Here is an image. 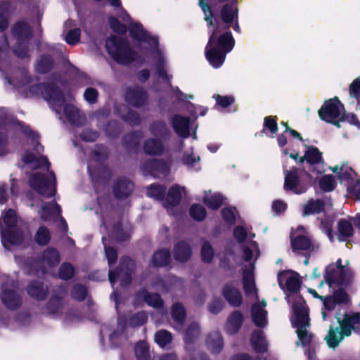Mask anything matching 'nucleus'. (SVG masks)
I'll list each match as a JSON object with an SVG mask.
<instances>
[{
    "label": "nucleus",
    "instance_id": "obj_1",
    "mask_svg": "<svg viewBox=\"0 0 360 360\" xmlns=\"http://www.w3.org/2000/svg\"><path fill=\"white\" fill-rule=\"evenodd\" d=\"M238 12L236 2L223 7L221 16L223 21L228 25L227 27L218 25L213 27L208 44L205 48V56L210 64L214 68H219L224 62L226 55L234 46V39L229 29L231 24L236 32H240L238 20Z\"/></svg>",
    "mask_w": 360,
    "mask_h": 360
},
{
    "label": "nucleus",
    "instance_id": "obj_2",
    "mask_svg": "<svg viewBox=\"0 0 360 360\" xmlns=\"http://www.w3.org/2000/svg\"><path fill=\"white\" fill-rule=\"evenodd\" d=\"M278 280L281 288L292 293L287 294L286 299L288 302L295 300L292 304L291 322L292 326L296 328V333L299 338L296 344L299 345L301 342L305 347L310 343L311 335L307 330L309 326L308 309L305 306V302L297 293L300 286L298 275L293 271H286L278 275Z\"/></svg>",
    "mask_w": 360,
    "mask_h": 360
},
{
    "label": "nucleus",
    "instance_id": "obj_3",
    "mask_svg": "<svg viewBox=\"0 0 360 360\" xmlns=\"http://www.w3.org/2000/svg\"><path fill=\"white\" fill-rule=\"evenodd\" d=\"M29 95H41L60 115V119L76 124L81 123L82 117L79 110L72 104L65 103L63 96L53 85L38 84L32 86L27 94Z\"/></svg>",
    "mask_w": 360,
    "mask_h": 360
},
{
    "label": "nucleus",
    "instance_id": "obj_4",
    "mask_svg": "<svg viewBox=\"0 0 360 360\" xmlns=\"http://www.w3.org/2000/svg\"><path fill=\"white\" fill-rule=\"evenodd\" d=\"M129 32L139 42L140 49L148 52L150 55L157 65L158 74L162 77H167V62L163 51L158 47V39L150 36L139 22L131 24Z\"/></svg>",
    "mask_w": 360,
    "mask_h": 360
},
{
    "label": "nucleus",
    "instance_id": "obj_5",
    "mask_svg": "<svg viewBox=\"0 0 360 360\" xmlns=\"http://www.w3.org/2000/svg\"><path fill=\"white\" fill-rule=\"evenodd\" d=\"M336 319L340 325V328L330 327L328 335L325 340L327 345L330 348L338 347L345 337L349 336L352 330H357L360 328V314H355L353 315L345 314L342 319L339 314Z\"/></svg>",
    "mask_w": 360,
    "mask_h": 360
},
{
    "label": "nucleus",
    "instance_id": "obj_6",
    "mask_svg": "<svg viewBox=\"0 0 360 360\" xmlns=\"http://www.w3.org/2000/svg\"><path fill=\"white\" fill-rule=\"evenodd\" d=\"M319 115L321 120L333 123L338 127H340V122H347L360 127V123L354 115H345L344 106L337 97L325 101L319 110Z\"/></svg>",
    "mask_w": 360,
    "mask_h": 360
},
{
    "label": "nucleus",
    "instance_id": "obj_7",
    "mask_svg": "<svg viewBox=\"0 0 360 360\" xmlns=\"http://www.w3.org/2000/svg\"><path fill=\"white\" fill-rule=\"evenodd\" d=\"M17 224V215L15 210L8 209L4 212L0 218L1 241L6 248L9 245H18L21 242L22 234L14 230Z\"/></svg>",
    "mask_w": 360,
    "mask_h": 360
},
{
    "label": "nucleus",
    "instance_id": "obj_8",
    "mask_svg": "<svg viewBox=\"0 0 360 360\" xmlns=\"http://www.w3.org/2000/svg\"><path fill=\"white\" fill-rule=\"evenodd\" d=\"M305 153L303 156H300L298 153H290L289 156L300 163L307 162L308 167L307 169L312 174H319L325 171L324 162L321 153L314 146H305Z\"/></svg>",
    "mask_w": 360,
    "mask_h": 360
},
{
    "label": "nucleus",
    "instance_id": "obj_9",
    "mask_svg": "<svg viewBox=\"0 0 360 360\" xmlns=\"http://www.w3.org/2000/svg\"><path fill=\"white\" fill-rule=\"evenodd\" d=\"M56 183L55 175L49 171H47L45 174L39 172H34L32 174L30 179L32 188L44 198H49L55 194Z\"/></svg>",
    "mask_w": 360,
    "mask_h": 360
},
{
    "label": "nucleus",
    "instance_id": "obj_10",
    "mask_svg": "<svg viewBox=\"0 0 360 360\" xmlns=\"http://www.w3.org/2000/svg\"><path fill=\"white\" fill-rule=\"evenodd\" d=\"M106 49L108 53L118 63H129L136 60V54L116 37L106 40Z\"/></svg>",
    "mask_w": 360,
    "mask_h": 360
},
{
    "label": "nucleus",
    "instance_id": "obj_11",
    "mask_svg": "<svg viewBox=\"0 0 360 360\" xmlns=\"http://www.w3.org/2000/svg\"><path fill=\"white\" fill-rule=\"evenodd\" d=\"M341 260L337 262V265L328 266L326 270L325 281L330 288L335 289L337 285L347 282L352 277V273L349 267L342 266Z\"/></svg>",
    "mask_w": 360,
    "mask_h": 360
},
{
    "label": "nucleus",
    "instance_id": "obj_12",
    "mask_svg": "<svg viewBox=\"0 0 360 360\" xmlns=\"http://www.w3.org/2000/svg\"><path fill=\"white\" fill-rule=\"evenodd\" d=\"M37 138V134L30 132L29 139L31 141L34 151L31 152L29 150H25L22 155V160L26 164L32 165V167L46 166L48 169L49 165L47 159L40 155L43 151V147L39 143Z\"/></svg>",
    "mask_w": 360,
    "mask_h": 360
},
{
    "label": "nucleus",
    "instance_id": "obj_13",
    "mask_svg": "<svg viewBox=\"0 0 360 360\" xmlns=\"http://www.w3.org/2000/svg\"><path fill=\"white\" fill-rule=\"evenodd\" d=\"M284 168V189L288 191H292L295 194H301L306 191V187L303 184L300 176L298 174L297 169H286Z\"/></svg>",
    "mask_w": 360,
    "mask_h": 360
},
{
    "label": "nucleus",
    "instance_id": "obj_14",
    "mask_svg": "<svg viewBox=\"0 0 360 360\" xmlns=\"http://www.w3.org/2000/svg\"><path fill=\"white\" fill-rule=\"evenodd\" d=\"M260 256L258 244L255 241L247 242L243 247L240 258L245 264L244 269L254 270L255 262Z\"/></svg>",
    "mask_w": 360,
    "mask_h": 360
},
{
    "label": "nucleus",
    "instance_id": "obj_15",
    "mask_svg": "<svg viewBox=\"0 0 360 360\" xmlns=\"http://www.w3.org/2000/svg\"><path fill=\"white\" fill-rule=\"evenodd\" d=\"M310 241L305 236L304 229L300 226L291 234V245L295 252L307 250L310 247Z\"/></svg>",
    "mask_w": 360,
    "mask_h": 360
},
{
    "label": "nucleus",
    "instance_id": "obj_16",
    "mask_svg": "<svg viewBox=\"0 0 360 360\" xmlns=\"http://www.w3.org/2000/svg\"><path fill=\"white\" fill-rule=\"evenodd\" d=\"M332 171L336 174L340 182L346 187L350 188L355 179V172L347 165L341 164L331 168Z\"/></svg>",
    "mask_w": 360,
    "mask_h": 360
},
{
    "label": "nucleus",
    "instance_id": "obj_17",
    "mask_svg": "<svg viewBox=\"0 0 360 360\" xmlns=\"http://www.w3.org/2000/svg\"><path fill=\"white\" fill-rule=\"evenodd\" d=\"M266 302L262 300L261 304L255 303L252 307L251 315L254 323L260 328L265 327L267 321V311L264 309Z\"/></svg>",
    "mask_w": 360,
    "mask_h": 360
},
{
    "label": "nucleus",
    "instance_id": "obj_18",
    "mask_svg": "<svg viewBox=\"0 0 360 360\" xmlns=\"http://www.w3.org/2000/svg\"><path fill=\"white\" fill-rule=\"evenodd\" d=\"M243 285L245 295L248 297H257V289L255 286L253 270L243 269Z\"/></svg>",
    "mask_w": 360,
    "mask_h": 360
},
{
    "label": "nucleus",
    "instance_id": "obj_19",
    "mask_svg": "<svg viewBox=\"0 0 360 360\" xmlns=\"http://www.w3.org/2000/svg\"><path fill=\"white\" fill-rule=\"evenodd\" d=\"M226 198L221 193L212 192L211 191H205L202 198L204 204L211 210H217L224 203Z\"/></svg>",
    "mask_w": 360,
    "mask_h": 360
},
{
    "label": "nucleus",
    "instance_id": "obj_20",
    "mask_svg": "<svg viewBox=\"0 0 360 360\" xmlns=\"http://www.w3.org/2000/svg\"><path fill=\"white\" fill-rule=\"evenodd\" d=\"M222 294L226 301L232 306L238 307L242 302L240 292L233 285L229 284L224 287Z\"/></svg>",
    "mask_w": 360,
    "mask_h": 360
},
{
    "label": "nucleus",
    "instance_id": "obj_21",
    "mask_svg": "<svg viewBox=\"0 0 360 360\" xmlns=\"http://www.w3.org/2000/svg\"><path fill=\"white\" fill-rule=\"evenodd\" d=\"M38 212L43 219L49 220L60 217V210L55 202H51L48 205H42Z\"/></svg>",
    "mask_w": 360,
    "mask_h": 360
},
{
    "label": "nucleus",
    "instance_id": "obj_22",
    "mask_svg": "<svg viewBox=\"0 0 360 360\" xmlns=\"http://www.w3.org/2000/svg\"><path fill=\"white\" fill-rule=\"evenodd\" d=\"M250 342L257 353H264L267 351V343L262 331L255 332L252 335Z\"/></svg>",
    "mask_w": 360,
    "mask_h": 360
},
{
    "label": "nucleus",
    "instance_id": "obj_23",
    "mask_svg": "<svg viewBox=\"0 0 360 360\" xmlns=\"http://www.w3.org/2000/svg\"><path fill=\"white\" fill-rule=\"evenodd\" d=\"M188 122L189 120L187 118L179 115H174L172 119L174 130L179 136L183 137L188 136Z\"/></svg>",
    "mask_w": 360,
    "mask_h": 360
},
{
    "label": "nucleus",
    "instance_id": "obj_24",
    "mask_svg": "<svg viewBox=\"0 0 360 360\" xmlns=\"http://www.w3.org/2000/svg\"><path fill=\"white\" fill-rule=\"evenodd\" d=\"M184 193V187H181L179 185L172 186L169 188L167 197V201L169 206L172 207L178 205Z\"/></svg>",
    "mask_w": 360,
    "mask_h": 360
},
{
    "label": "nucleus",
    "instance_id": "obj_25",
    "mask_svg": "<svg viewBox=\"0 0 360 360\" xmlns=\"http://www.w3.org/2000/svg\"><path fill=\"white\" fill-rule=\"evenodd\" d=\"M243 322V316L239 311H234L228 318L226 330L229 333H236Z\"/></svg>",
    "mask_w": 360,
    "mask_h": 360
},
{
    "label": "nucleus",
    "instance_id": "obj_26",
    "mask_svg": "<svg viewBox=\"0 0 360 360\" xmlns=\"http://www.w3.org/2000/svg\"><path fill=\"white\" fill-rule=\"evenodd\" d=\"M132 190L133 184L125 179L117 181L114 186L115 195L119 198L127 197Z\"/></svg>",
    "mask_w": 360,
    "mask_h": 360
},
{
    "label": "nucleus",
    "instance_id": "obj_27",
    "mask_svg": "<svg viewBox=\"0 0 360 360\" xmlns=\"http://www.w3.org/2000/svg\"><path fill=\"white\" fill-rule=\"evenodd\" d=\"M208 348L214 353H217L223 347V341L221 335L218 332L212 333L206 341Z\"/></svg>",
    "mask_w": 360,
    "mask_h": 360
},
{
    "label": "nucleus",
    "instance_id": "obj_28",
    "mask_svg": "<svg viewBox=\"0 0 360 360\" xmlns=\"http://www.w3.org/2000/svg\"><path fill=\"white\" fill-rule=\"evenodd\" d=\"M2 301L10 309H15L20 304L19 295L13 290H4L2 295Z\"/></svg>",
    "mask_w": 360,
    "mask_h": 360
},
{
    "label": "nucleus",
    "instance_id": "obj_29",
    "mask_svg": "<svg viewBox=\"0 0 360 360\" xmlns=\"http://www.w3.org/2000/svg\"><path fill=\"white\" fill-rule=\"evenodd\" d=\"M127 101L134 106L141 105L146 99V94L139 89L130 90L126 94Z\"/></svg>",
    "mask_w": 360,
    "mask_h": 360
},
{
    "label": "nucleus",
    "instance_id": "obj_30",
    "mask_svg": "<svg viewBox=\"0 0 360 360\" xmlns=\"http://www.w3.org/2000/svg\"><path fill=\"white\" fill-rule=\"evenodd\" d=\"M174 254L177 261L183 262L190 257L191 249L186 243H179L175 246Z\"/></svg>",
    "mask_w": 360,
    "mask_h": 360
},
{
    "label": "nucleus",
    "instance_id": "obj_31",
    "mask_svg": "<svg viewBox=\"0 0 360 360\" xmlns=\"http://www.w3.org/2000/svg\"><path fill=\"white\" fill-rule=\"evenodd\" d=\"M27 292L31 297L37 300H41L46 297L47 289L41 283L34 282L29 285Z\"/></svg>",
    "mask_w": 360,
    "mask_h": 360
},
{
    "label": "nucleus",
    "instance_id": "obj_32",
    "mask_svg": "<svg viewBox=\"0 0 360 360\" xmlns=\"http://www.w3.org/2000/svg\"><path fill=\"white\" fill-rule=\"evenodd\" d=\"M58 252L54 249H47L43 254L42 264L48 267H52L59 263Z\"/></svg>",
    "mask_w": 360,
    "mask_h": 360
},
{
    "label": "nucleus",
    "instance_id": "obj_33",
    "mask_svg": "<svg viewBox=\"0 0 360 360\" xmlns=\"http://www.w3.org/2000/svg\"><path fill=\"white\" fill-rule=\"evenodd\" d=\"M144 150L150 155H160L163 150V146L160 141L150 139L145 143Z\"/></svg>",
    "mask_w": 360,
    "mask_h": 360
},
{
    "label": "nucleus",
    "instance_id": "obj_34",
    "mask_svg": "<svg viewBox=\"0 0 360 360\" xmlns=\"http://www.w3.org/2000/svg\"><path fill=\"white\" fill-rule=\"evenodd\" d=\"M324 205L322 201L316 200V201H309L304 206V215H309L312 214L319 213L322 210H324Z\"/></svg>",
    "mask_w": 360,
    "mask_h": 360
},
{
    "label": "nucleus",
    "instance_id": "obj_35",
    "mask_svg": "<svg viewBox=\"0 0 360 360\" xmlns=\"http://www.w3.org/2000/svg\"><path fill=\"white\" fill-rule=\"evenodd\" d=\"M189 213L194 220L199 221L204 220L207 215L205 207L200 204L192 205L190 207Z\"/></svg>",
    "mask_w": 360,
    "mask_h": 360
},
{
    "label": "nucleus",
    "instance_id": "obj_36",
    "mask_svg": "<svg viewBox=\"0 0 360 360\" xmlns=\"http://www.w3.org/2000/svg\"><path fill=\"white\" fill-rule=\"evenodd\" d=\"M135 354L138 360H150V355L146 342L142 341L135 347Z\"/></svg>",
    "mask_w": 360,
    "mask_h": 360
},
{
    "label": "nucleus",
    "instance_id": "obj_37",
    "mask_svg": "<svg viewBox=\"0 0 360 360\" xmlns=\"http://www.w3.org/2000/svg\"><path fill=\"white\" fill-rule=\"evenodd\" d=\"M139 297L144 299L146 303L153 307H160L162 304V300L158 294H150L143 292L139 295Z\"/></svg>",
    "mask_w": 360,
    "mask_h": 360
},
{
    "label": "nucleus",
    "instance_id": "obj_38",
    "mask_svg": "<svg viewBox=\"0 0 360 360\" xmlns=\"http://www.w3.org/2000/svg\"><path fill=\"white\" fill-rule=\"evenodd\" d=\"M169 261V252L168 250H160L155 252L153 258L154 266H162L166 265Z\"/></svg>",
    "mask_w": 360,
    "mask_h": 360
},
{
    "label": "nucleus",
    "instance_id": "obj_39",
    "mask_svg": "<svg viewBox=\"0 0 360 360\" xmlns=\"http://www.w3.org/2000/svg\"><path fill=\"white\" fill-rule=\"evenodd\" d=\"M338 230L340 233V240H345L346 238L353 234L354 229L350 222L342 220L339 222Z\"/></svg>",
    "mask_w": 360,
    "mask_h": 360
},
{
    "label": "nucleus",
    "instance_id": "obj_40",
    "mask_svg": "<svg viewBox=\"0 0 360 360\" xmlns=\"http://www.w3.org/2000/svg\"><path fill=\"white\" fill-rule=\"evenodd\" d=\"M198 155H194L192 151L185 153L182 157L181 161L184 165L188 168L195 167L200 161Z\"/></svg>",
    "mask_w": 360,
    "mask_h": 360
},
{
    "label": "nucleus",
    "instance_id": "obj_41",
    "mask_svg": "<svg viewBox=\"0 0 360 360\" xmlns=\"http://www.w3.org/2000/svg\"><path fill=\"white\" fill-rule=\"evenodd\" d=\"M155 340L160 347H163L172 340L171 334L166 330H160L155 335Z\"/></svg>",
    "mask_w": 360,
    "mask_h": 360
},
{
    "label": "nucleus",
    "instance_id": "obj_42",
    "mask_svg": "<svg viewBox=\"0 0 360 360\" xmlns=\"http://www.w3.org/2000/svg\"><path fill=\"white\" fill-rule=\"evenodd\" d=\"M148 195L157 200L162 199L165 188L158 185H151L148 188Z\"/></svg>",
    "mask_w": 360,
    "mask_h": 360
},
{
    "label": "nucleus",
    "instance_id": "obj_43",
    "mask_svg": "<svg viewBox=\"0 0 360 360\" xmlns=\"http://www.w3.org/2000/svg\"><path fill=\"white\" fill-rule=\"evenodd\" d=\"M349 95L356 99L360 108V76L349 85Z\"/></svg>",
    "mask_w": 360,
    "mask_h": 360
},
{
    "label": "nucleus",
    "instance_id": "obj_44",
    "mask_svg": "<svg viewBox=\"0 0 360 360\" xmlns=\"http://www.w3.org/2000/svg\"><path fill=\"white\" fill-rule=\"evenodd\" d=\"M221 214L224 221L231 224L235 222L238 212L235 207H227L222 210Z\"/></svg>",
    "mask_w": 360,
    "mask_h": 360
},
{
    "label": "nucleus",
    "instance_id": "obj_45",
    "mask_svg": "<svg viewBox=\"0 0 360 360\" xmlns=\"http://www.w3.org/2000/svg\"><path fill=\"white\" fill-rule=\"evenodd\" d=\"M319 185L322 190L325 191H331L335 188V182L331 176L326 175L321 179Z\"/></svg>",
    "mask_w": 360,
    "mask_h": 360
},
{
    "label": "nucleus",
    "instance_id": "obj_46",
    "mask_svg": "<svg viewBox=\"0 0 360 360\" xmlns=\"http://www.w3.org/2000/svg\"><path fill=\"white\" fill-rule=\"evenodd\" d=\"M202 259L205 262H210L214 257V250L207 242H205L201 250Z\"/></svg>",
    "mask_w": 360,
    "mask_h": 360
},
{
    "label": "nucleus",
    "instance_id": "obj_47",
    "mask_svg": "<svg viewBox=\"0 0 360 360\" xmlns=\"http://www.w3.org/2000/svg\"><path fill=\"white\" fill-rule=\"evenodd\" d=\"M213 98L217 101V105L226 108L234 102V98L232 96H220L219 94L214 95Z\"/></svg>",
    "mask_w": 360,
    "mask_h": 360
},
{
    "label": "nucleus",
    "instance_id": "obj_48",
    "mask_svg": "<svg viewBox=\"0 0 360 360\" xmlns=\"http://www.w3.org/2000/svg\"><path fill=\"white\" fill-rule=\"evenodd\" d=\"M172 314L174 320L180 322L184 319L185 310L181 304H175L172 306Z\"/></svg>",
    "mask_w": 360,
    "mask_h": 360
},
{
    "label": "nucleus",
    "instance_id": "obj_49",
    "mask_svg": "<svg viewBox=\"0 0 360 360\" xmlns=\"http://www.w3.org/2000/svg\"><path fill=\"white\" fill-rule=\"evenodd\" d=\"M36 240L40 245L46 244L49 240V231L44 227L39 228L36 234Z\"/></svg>",
    "mask_w": 360,
    "mask_h": 360
},
{
    "label": "nucleus",
    "instance_id": "obj_50",
    "mask_svg": "<svg viewBox=\"0 0 360 360\" xmlns=\"http://www.w3.org/2000/svg\"><path fill=\"white\" fill-rule=\"evenodd\" d=\"M74 274V269L72 265L70 264H63L59 271V274L61 278L68 279L72 276Z\"/></svg>",
    "mask_w": 360,
    "mask_h": 360
},
{
    "label": "nucleus",
    "instance_id": "obj_51",
    "mask_svg": "<svg viewBox=\"0 0 360 360\" xmlns=\"http://www.w3.org/2000/svg\"><path fill=\"white\" fill-rule=\"evenodd\" d=\"M80 37V31L79 29H75L68 32L65 41L68 44L75 45L79 40Z\"/></svg>",
    "mask_w": 360,
    "mask_h": 360
},
{
    "label": "nucleus",
    "instance_id": "obj_52",
    "mask_svg": "<svg viewBox=\"0 0 360 360\" xmlns=\"http://www.w3.org/2000/svg\"><path fill=\"white\" fill-rule=\"evenodd\" d=\"M109 24L110 28L115 32L122 34L126 32V27L114 17H110L109 18Z\"/></svg>",
    "mask_w": 360,
    "mask_h": 360
},
{
    "label": "nucleus",
    "instance_id": "obj_53",
    "mask_svg": "<svg viewBox=\"0 0 360 360\" xmlns=\"http://www.w3.org/2000/svg\"><path fill=\"white\" fill-rule=\"evenodd\" d=\"M146 319V314L143 312H140L130 319L129 324L133 327L138 326L144 323Z\"/></svg>",
    "mask_w": 360,
    "mask_h": 360
},
{
    "label": "nucleus",
    "instance_id": "obj_54",
    "mask_svg": "<svg viewBox=\"0 0 360 360\" xmlns=\"http://www.w3.org/2000/svg\"><path fill=\"white\" fill-rule=\"evenodd\" d=\"M264 129H268L273 134H276L278 131V126L276 120L271 117H266L264 122Z\"/></svg>",
    "mask_w": 360,
    "mask_h": 360
},
{
    "label": "nucleus",
    "instance_id": "obj_55",
    "mask_svg": "<svg viewBox=\"0 0 360 360\" xmlns=\"http://www.w3.org/2000/svg\"><path fill=\"white\" fill-rule=\"evenodd\" d=\"M188 110L193 118H196L198 115L203 116L206 114L207 108L203 106H194L190 105Z\"/></svg>",
    "mask_w": 360,
    "mask_h": 360
},
{
    "label": "nucleus",
    "instance_id": "obj_56",
    "mask_svg": "<svg viewBox=\"0 0 360 360\" xmlns=\"http://www.w3.org/2000/svg\"><path fill=\"white\" fill-rule=\"evenodd\" d=\"M72 293L74 298L79 300H82L84 299L86 295V290L84 286L77 285L73 288Z\"/></svg>",
    "mask_w": 360,
    "mask_h": 360
},
{
    "label": "nucleus",
    "instance_id": "obj_57",
    "mask_svg": "<svg viewBox=\"0 0 360 360\" xmlns=\"http://www.w3.org/2000/svg\"><path fill=\"white\" fill-rule=\"evenodd\" d=\"M103 241L105 246V255L108 260V264L109 266H110L111 264H114L116 262L117 252L113 248H108L106 246L104 239H103Z\"/></svg>",
    "mask_w": 360,
    "mask_h": 360
},
{
    "label": "nucleus",
    "instance_id": "obj_58",
    "mask_svg": "<svg viewBox=\"0 0 360 360\" xmlns=\"http://www.w3.org/2000/svg\"><path fill=\"white\" fill-rule=\"evenodd\" d=\"M126 275H122L121 273H119L117 276L115 275L112 271L109 272V280L112 285L113 286L115 281L117 279H120L123 285L127 284L129 282V278L128 274H125Z\"/></svg>",
    "mask_w": 360,
    "mask_h": 360
},
{
    "label": "nucleus",
    "instance_id": "obj_59",
    "mask_svg": "<svg viewBox=\"0 0 360 360\" xmlns=\"http://www.w3.org/2000/svg\"><path fill=\"white\" fill-rule=\"evenodd\" d=\"M323 300V305H324V309L322 311V317L323 319H326V314L325 310L331 311L335 309V301L332 297H326Z\"/></svg>",
    "mask_w": 360,
    "mask_h": 360
},
{
    "label": "nucleus",
    "instance_id": "obj_60",
    "mask_svg": "<svg viewBox=\"0 0 360 360\" xmlns=\"http://www.w3.org/2000/svg\"><path fill=\"white\" fill-rule=\"evenodd\" d=\"M224 307V302L220 299H214L209 305V310L212 314L219 313Z\"/></svg>",
    "mask_w": 360,
    "mask_h": 360
},
{
    "label": "nucleus",
    "instance_id": "obj_61",
    "mask_svg": "<svg viewBox=\"0 0 360 360\" xmlns=\"http://www.w3.org/2000/svg\"><path fill=\"white\" fill-rule=\"evenodd\" d=\"M97 96L98 92L93 88H88L84 94L85 100L89 103H94L97 99Z\"/></svg>",
    "mask_w": 360,
    "mask_h": 360
},
{
    "label": "nucleus",
    "instance_id": "obj_62",
    "mask_svg": "<svg viewBox=\"0 0 360 360\" xmlns=\"http://www.w3.org/2000/svg\"><path fill=\"white\" fill-rule=\"evenodd\" d=\"M124 339L125 335L122 330H120V329L114 331L110 336V340L115 345H117L121 340Z\"/></svg>",
    "mask_w": 360,
    "mask_h": 360
},
{
    "label": "nucleus",
    "instance_id": "obj_63",
    "mask_svg": "<svg viewBox=\"0 0 360 360\" xmlns=\"http://www.w3.org/2000/svg\"><path fill=\"white\" fill-rule=\"evenodd\" d=\"M234 237L238 242H243L247 237L248 234L245 229L242 226H237L234 229Z\"/></svg>",
    "mask_w": 360,
    "mask_h": 360
},
{
    "label": "nucleus",
    "instance_id": "obj_64",
    "mask_svg": "<svg viewBox=\"0 0 360 360\" xmlns=\"http://www.w3.org/2000/svg\"><path fill=\"white\" fill-rule=\"evenodd\" d=\"M272 208L276 213L284 212L287 208V205L282 200H275L272 204Z\"/></svg>",
    "mask_w": 360,
    "mask_h": 360
}]
</instances>
